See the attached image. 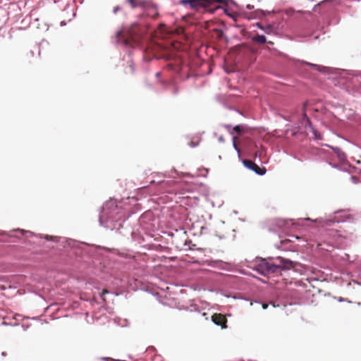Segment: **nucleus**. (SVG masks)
Segmentation results:
<instances>
[{
  "instance_id": "8",
  "label": "nucleus",
  "mask_w": 361,
  "mask_h": 361,
  "mask_svg": "<svg viewBox=\"0 0 361 361\" xmlns=\"http://www.w3.org/2000/svg\"><path fill=\"white\" fill-rule=\"evenodd\" d=\"M252 41L259 44H264L267 42V39L264 35H257L252 37Z\"/></svg>"
},
{
  "instance_id": "13",
  "label": "nucleus",
  "mask_w": 361,
  "mask_h": 361,
  "mask_svg": "<svg viewBox=\"0 0 361 361\" xmlns=\"http://www.w3.org/2000/svg\"><path fill=\"white\" fill-rule=\"evenodd\" d=\"M121 9V8L118 6L114 7V13H116L118 11H120Z\"/></svg>"
},
{
  "instance_id": "19",
  "label": "nucleus",
  "mask_w": 361,
  "mask_h": 361,
  "mask_svg": "<svg viewBox=\"0 0 361 361\" xmlns=\"http://www.w3.org/2000/svg\"><path fill=\"white\" fill-rule=\"evenodd\" d=\"M150 183H151V184H154V180H152V181L150 182Z\"/></svg>"
},
{
  "instance_id": "7",
  "label": "nucleus",
  "mask_w": 361,
  "mask_h": 361,
  "mask_svg": "<svg viewBox=\"0 0 361 361\" xmlns=\"http://www.w3.org/2000/svg\"><path fill=\"white\" fill-rule=\"evenodd\" d=\"M224 127L226 128V129L228 130L231 135H233L234 133H236L237 134L240 135L245 132V127L240 125L236 126L233 128H231V126L230 125H225Z\"/></svg>"
},
{
  "instance_id": "10",
  "label": "nucleus",
  "mask_w": 361,
  "mask_h": 361,
  "mask_svg": "<svg viewBox=\"0 0 361 361\" xmlns=\"http://www.w3.org/2000/svg\"><path fill=\"white\" fill-rule=\"evenodd\" d=\"M159 183V185H160V186L161 187L162 189H164L166 191H167L166 187L170 185V183L169 181H161Z\"/></svg>"
},
{
  "instance_id": "6",
  "label": "nucleus",
  "mask_w": 361,
  "mask_h": 361,
  "mask_svg": "<svg viewBox=\"0 0 361 361\" xmlns=\"http://www.w3.org/2000/svg\"><path fill=\"white\" fill-rule=\"evenodd\" d=\"M128 4L133 8L136 7H147L149 6V2L147 0H127Z\"/></svg>"
},
{
  "instance_id": "1",
  "label": "nucleus",
  "mask_w": 361,
  "mask_h": 361,
  "mask_svg": "<svg viewBox=\"0 0 361 361\" xmlns=\"http://www.w3.org/2000/svg\"><path fill=\"white\" fill-rule=\"evenodd\" d=\"M225 3L224 0H180L178 4L189 6L195 11L213 13L220 8V4Z\"/></svg>"
},
{
  "instance_id": "14",
  "label": "nucleus",
  "mask_w": 361,
  "mask_h": 361,
  "mask_svg": "<svg viewBox=\"0 0 361 361\" xmlns=\"http://www.w3.org/2000/svg\"><path fill=\"white\" fill-rule=\"evenodd\" d=\"M109 291L106 289H104L102 292V294H101V296L103 298L105 294L108 293Z\"/></svg>"
},
{
  "instance_id": "11",
  "label": "nucleus",
  "mask_w": 361,
  "mask_h": 361,
  "mask_svg": "<svg viewBox=\"0 0 361 361\" xmlns=\"http://www.w3.org/2000/svg\"><path fill=\"white\" fill-rule=\"evenodd\" d=\"M236 142H237V137L233 136V145L234 148L235 149V150L238 152V153L240 154V149L238 147Z\"/></svg>"
},
{
  "instance_id": "15",
  "label": "nucleus",
  "mask_w": 361,
  "mask_h": 361,
  "mask_svg": "<svg viewBox=\"0 0 361 361\" xmlns=\"http://www.w3.org/2000/svg\"><path fill=\"white\" fill-rule=\"evenodd\" d=\"M257 26L261 29V30H264V27L259 23H257Z\"/></svg>"
},
{
  "instance_id": "4",
  "label": "nucleus",
  "mask_w": 361,
  "mask_h": 361,
  "mask_svg": "<svg viewBox=\"0 0 361 361\" xmlns=\"http://www.w3.org/2000/svg\"><path fill=\"white\" fill-rule=\"evenodd\" d=\"M243 163L246 168L255 171L257 174L264 175L267 171L265 168H260L251 160L245 159L243 161Z\"/></svg>"
},
{
  "instance_id": "2",
  "label": "nucleus",
  "mask_w": 361,
  "mask_h": 361,
  "mask_svg": "<svg viewBox=\"0 0 361 361\" xmlns=\"http://www.w3.org/2000/svg\"><path fill=\"white\" fill-rule=\"evenodd\" d=\"M278 264L271 263L263 259L258 265L257 270L263 275L276 273L281 269H290L293 267V262L283 258H278Z\"/></svg>"
},
{
  "instance_id": "20",
  "label": "nucleus",
  "mask_w": 361,
  "mask_h": 361,
  "mask_svg": "<svg viewBox=\"0 0 361 361\" xmlns=\"http://www.w3.org/2000/svg\"><path fill=\"white\" fill-rule=\"evenodd\" d=\"M218 32H220V35H221V34H222V31H221V30H218Z\"/></svg>"
},
{
  "instance_id": "18",
  "label": "nucleus",
  "mask_w": 361,
  "mask_h": 361,
  "mask_svg": "<svg viewBox=\"0 0 361 361\" xmlns=\"http://www.w3.org/2000/svg\"><path fill=\"white\" fill-rule=\"evenodd\" d=\"M219 140H220V141H223V140H224L223 137H219Z\"/></svg>"
},
{
  "instance_id": "12",
  "label": "nucleus",
  "mask_w": 361,
  "mask_h": 361,
  "mask_svg": "<svg viewBox=\"0 0 361 361\" xmlns=\"http://www.w3.org/2000/svg\"><path fill=\"white\" fill-rule=\"evenodd\" d=\"M307 106H308V103L307 102H305L303 104L302 114H303L304 117H307Z\"/></svg>"
},
{
  "instance_id": "5",
  "label": "nucleus",
  "mask_w": 361,
  "mask_h": 361,
  "mask_svg": "<svg viewBox=\"0 0 361 361\" xmlns=\"http://www.w3.org/2000/svg\"><path fill=\"white\" fill-rule=\"evenodd\" d=\"M212 321L222 329L227 328V319L225 315L220 313H214L212 316Z\"/></svg>"
},
{
  "instance_id": "3",
  "label": "nucleus",
  "mask_w": 361,
  "mask_h": 361,
  "mask_svg": "<svg viewBox=\"0 0 361 361\" xmlns=\"http://www.w3.org/2000/svg\"><path fill=\"white\" fill-rule=\"evenodd\" d=\"M137 25L135 24L133 25L127 31H118L116 34L117 42L126 46L132 47L136 42L135 37L137 35Z\"/></svg>"
},
{
  "instance_id": "9",
  "label": "nucleus",
  "mask_w": 361,
  "mask_h": 361,
  "mask_svg": "<svg viewBox=\"0 0 361 361\" xmlns=\"http://www.w3.org/2000/svg\"><path fill=\"white\" fill-rule=\"evenodd\" d=\"M302 63L306 64L319 72H323L326 69V67H324V66H319V65L314 64V63H311L306 62V61H303Z\"/></svg>"
},
{
  "instance_id": "16",
  "label": "nucleus",
  "mask_w": 361,
  "mask_h": 361,
  "mask_svg": "<svg viewBox=\"0 0 361 361\" xmlns=\"http://www.w3.org/2000/svg\"><path fill=\"white\" fill-rule=\"evenodd\" d=\"M267 307H268V305H267V304H266V303H264V304L262 305V307H263V309H267Z\"/></svg>"
},
{
  "instance_id": "17",
  "label": "nucleus",
  "mask_w": 361,
  "mask_h": 361,
  "mask_svg": "<svg viewBox=\"0 0 361 361\" xmlns=\"http://www.w3.org/2000/svg\"><path fill=\"white\" fill-rule=\"evenodd\" d=\"M267 43H268L269 44H271V45H272V44H274V42H271V41H269Z\"/></svg>"
}]
</instances>
